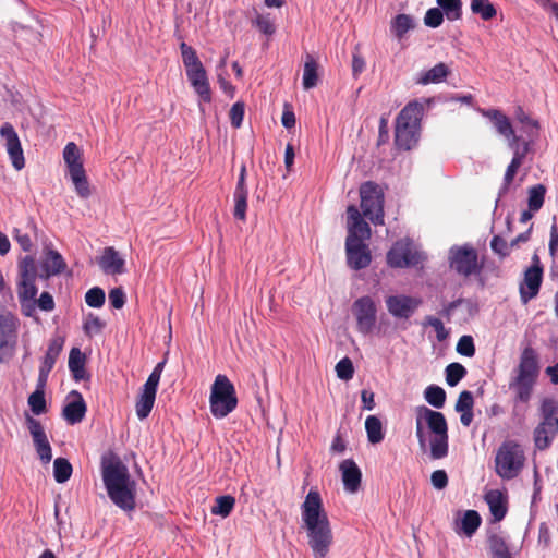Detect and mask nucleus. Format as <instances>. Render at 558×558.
Segmentation results:
<instances>
[{"instance_id":"c03bdc74","label":"nucleus","mask_w":558,"mask_h":558,"mask_svg":"<svg viewBox=\"0 0 558 558\" xmlns=\"http://www.w3.org/2000/svg\"><path fill=\"white\" fill-rule=\"evenodd\" d=\"M425 400L436 409H441L446 402V391L436 385L428 386L424 391Z\"/></svg>"},{"instance_id":"20e7f679","label":"nucleus","mask_w":558,"mask_h":558,"mask_svg":"<svg viewBox=\"0 0 558 558\" xmlns=\"http://www.w3.org/2000/svg\"><path fill=\"white\" fill-rule=\"evenodd\" d=\"M424 107L418 100L409 101L396 119L395 144L398 149L411 150L420 138Z\"/></svg>"},{"instance_id":"cd10ccee","label":"nucleus","mask_w":558,"mask_h":558,"mask_svg":"<svg viewBox=\"0 0 558 558\" xmlns=\"http://www.w3.org/2000/svg\"><path fill=\"white\" fill-rule=\"evenodd\" d=\"M514 118L523 125L524 132L527 134L529 140H521V142H530V145L539 135V123L537 120L532 119L522 108L517 106L514 109Z\"/></svg>"},{"instance_id":"c9c22d12","label":"nucleus","mask_w":558,"mask_h":558,"mask_svg":"<svg viewBox=\"0 0 558 558\" xmlns=\"http://www.w3.org/2000/svg\"><path fill=\"white\" fill-rule=\"evenodd\" d=\"M63 159L69 172L74 171V168H84L81 150L74 142H69L65 145L63 149Z\"/></svg>"},{"instance_id":"ddd939ff","label":"nucleus","mask_w":558,"mask_h":558,"mask_svg":"<svg viewBox=\"0 0 558 558\" xmlns=\"http://www.w3.org/2000/svg\"><path fill=\"white\" fill-rule=\"evenodd\" d=\"M0 136L4 141V146L12 166L16 170H22L25 166V159L21 141L13 125L9 122H4L0 128Z\"/></svg>"},{"instance_id":"2eb2a0df","label":"nucleus","mask_w":558,"mask_h":558,"mask_svg":"<svg viewBox=\"0 0 558 558\" xmlns=\"http://www.w3.org/2000/svg\"><path fill=\"white\" fill-rule=\"evenodd\" d=\"M421 304V299L404 294L390 295L386 299L387 310L396 318L408 319Z\"/></svg>"},{"instance_id":"39448f33","label":"nucleus","mask_w":558,"mask_h":558,"mask_svg":"<svg viewBox=\"0 0 558 558\" xmlns=\"http://www.w3.org/2000/svg\"><path fill=\"white\" fill-rule=\"evenodd\" d=\"M415 411L434 435L429 441L430 458L433 460L444 459L449 451L448 424L444 413L425 405L417 407Z\"/></svg>"},{"instance_id":"0e129e2a","label":"nucleus","mask_w":558,"mask_h":558,"mask_svg":"<svg viewBox=\"0 0 558 558\" xmlns=\"http://www.w3.org/2000/svg\"><path fill=\"white\" fill-rule=\"evenodd\" d=\"M109 302L113 308L120 310L125 304V293L121 287L113 288L109 292Z\"/></svg>"},{"instance_id":"e433bc0d","label":"nucleus","mask_w":558,"mask_h":558,"mask_svg":"<svg viewBox=\"0 0 558 558\" xmlns=\"http://www.w3.org/2000/svg\"><path fill=\"white\" fill-rule=\"evenodd\" d=\"M413 17L408 14L396 15L390 24V29L398 39H402L403 36L412 28H414Z\"/></svg>"},{"instance_id":"6e6552de","label":"nucleus","mask_w":558,"mask_h":558,"mask_svg":"<svg viewBox=\"0 0 558 558\" xmlns=\"http://www.w3.org/2000/svg\"><path fill=\"white\" fill-rule=\"evenodd\" d=\"M360 196L364 216L374 225H384V193L380 186L372 181L364 182Z\"/></svg>"},{"instance_id":"4c0bfd02","label":"nucleus","mask_w":558,"mask_h":558,"mask_svg":"<svg viewBox=\"0 0 558 558\" xmlns=\"http://www.w3.org/2000/svg\"><path fill=\"white\" fill-rule=\"evenodd\" d=\"M156 393L142 390L135 404L136 415L140 420L146 418L153 410Z\"/></svg>"},{"instance_id":"bf43d9fd","label":"nucleus","mask_w":558,"mask_h":558,"mask_svg":"<svg viewBox=\"0 0 558 558\" xmlns=\"http://www.w3.org/2000/svg\"><path fill=\"white\" fill-rule=\"evenodd\" d=\"M245 112V105L242 101H236L232 105L229 111L230 123L234 129H239L242 125Z\"/></svg>"},{"instance_id":"a18cd8bd","label":"nucleus","mask_w":558,"mask_h":558,"mask_svg":"<svg viewBox=\"0 0 558 558\" xmlns=\"http://www.w3.org/2000/svg\"><path fill=\"white\" fill-rule=\"evenodd\" d=\"M72 465L64 458H57L53 462V476L57 483H65L72 475Z\"/></svg>"},{"instance_id":"6ab92c4d","label":"nucleus","mask_w":558,"mask_h":558,"mask_svg":"<svg viewBox=\"0 0 558 558\" xmlns=\"http://www.w3.org/2000/svg\"><path fill=\"white\" fill-rule=\"evenodd\" d=\"M543 282V272L534 268H526L524 277L519 286L520 299L523 304H527L536 298Z\"/></svg>"},{"instance_id":"864d4df0","label":"nucleus","mask_w":558,"mask_h":558,"mask_svg":"<svg viewBox=\"0 0 558 558\" xmlns=\"http://www.w3.org/2000/svg\"><path fill=\"white\" fill-rule=\"evenodd\" d=\"M247 195L248 193H233L234 209L233 216L235 219L245 221L247 209Z\"/></svg>"},{"instance_id":"4d7b16f0","label":"nucleus","mask_w":558,"mask_h":558,"mask_svg":"<svg viewBox=\"0 0 558 558\" xmlns=\"http://www.w3.org/2000/svg\"><path fill=\"white\" fill-rule=\"evenodd\" d=\"M457 352L460 355L472 357L475 354V344L474 340L471 336L464 335L462 336L456 347Z\"/></svg>"},{"instance_id":"0eeeda50","label":"nucleus","mask_w":558,"mask_h":558,"mask_svg":"<svg viewBox=\"0 0 558 558\" xmlns=\"http://www.w3.org/2000/svg\"><path fill=\"white\" fill-rule=\"evenodd\" d=\"M524 453L514 441L504 442L495 457L496 473L505 480H512L518 476L524 465Z\"/></svg>"},{"instance_id":"8fccbe9b","label":"nucleus","mask_w":558,"mask_h":558,"mask_svg":"<svg viewBox=\"0 0 558 558\" xmlns=\"http://www.w3.org/2000/svg\"><path fill=\"white\" fill-rule=\"evenodd\" d=\"M19 271L21 279H31L36 280L39 277L37 272V266L35 264L34 257L27 255L25 256L19 265Z\"/></svg>"},{"instance_id":"9d476101","label":"nucleus","mask_w":558,"mask_h":558,"mask_svg":"<svg viewBox=\"0 0 558 558\" xmlns=\"http://www.w3.org/2000/svg\"><path fill=\"white\" fill-rule=\"evenodd\" d=\"M352 314L356 320V329L362 335L373 332L377 322V307L374 300L368 296H361L352 304Z\"/></svg>"},{"instance_id":"774afa93","label":"nucleus","mask_w":558,"mask_h":558,"mask_svg":"<svg viewBox=\"0 0 558 558\" xmlns=\"http://www.w3.org/2000/svg\"><path fill=\"white\" fill-rule=\"evenodd\" d=\"M430 481L436 489H444L448 485V475L444 470H436L432 473Z\"/></svg>"},{"instance_id":"a211bd4d","label":"nucleus","mask_w":558,"mask_h":558,"mask_svg":"<svg viewBox=\"0 0 558 558\" xmlns=\"http://www.w3.org/2000/svg\"><path fill=\"white\" fill-rule=\"evenodd\" d=\"M19 319L9 311L2 310L0 315V363L5 360L4 351L11 340L16 338Z\"/></svg>"},{"instance_id":"37998d69","label":"nucleus","mask_w":558,"mask_h":558,"mask_svg":"<svg viewBox=\"0 0 558 558\" xmlns=\"http://www.w3.org/2000/svg\"><path fill=\"white\" fill-rule=\"evenodd\" d=\"M471 10L474 14L480 15L484 21L494 19L497 11L489 0H472Z\"/></svg>"},{"instance_id":"b1692460","label":"nucleus","mask_w":558,"mask_h":558,"mask_svg":"<svg viewBox=\"0 0 558 558\" xmlns=\"http://www.w3.org/2000/svg\"><path fill=\"white\" fill-rule=\"evenodd\" d=\"M494 522L504 520L508 512V496L499 489H490L484 495Z\"/></svg>"},{"instance_id":"7c9ffc66","label":"nucleus","mask_w":558,"mask_h":558,"mask_svg":"<svg viewBox=\"0 0 558 558\" xmlns=\"http://www.w3.org/2000/svg\"><path fill=\"white\" fill-rule=\"evenodd\" d=\"M449 74V66L444 62H439L432 69L422 72L416 83L421 85L438 84L445 81Z\"/></svg>"},{"instance_id":"a19ab883","label":"nucleus","mask_w":558,"mask_h":558,"mask_svg":"<svg viewBox=\"0 0 558 558\" xmlns=\"http://www.w3.org/2000/svg\"><path fill=\"white\" fill-rule=\"evenodd\" d=\"M436 2L448 20L456 21L462 17L461 0H436Z\"/></svg>"},{"instance_id":"09e8293b","label":"nucleus","mask_w":558,"mask_h":558,"mask_svg":"<svg viewBox=\"0 0 558 558\" xmlns=\"http://www.w3.org/2000/svg\"><path fill=\"white\" fill-rule=\"evenodd\" d=\"M180 50L185 71L203 65L196 53V50L192 46H189L186 43L182 41L180 45Z\"/></svg>"},{"instance_id":"aec40b11","label":"nucleus","mask_w":558,"mask_h":558,"mask_svg":"<svg viewBox=\"0 0 558 558\" xmlns=\"http://www.w3.org/2000/svg\"><path fill=\"white\" fill-rule=\"evenodd\" d=\"M186 76L199 98L204 102H210L211 89L204 65L186 70Z\"/></svg>"},{"instance_id":"c85d7f7f","label":"nucleus","mask_w":558,"mask_h":558,"mask_svg":"<svg viewBox=\"0 0 558 558\" xmlns=\"http://www.w3.org/2000/svg\"><path fill=\"white\" fill-rule=\"evenodd\" d=\"M487 544L492 558H513L506 538L498 532H489Z\"/></svg>"},{"instance_id":"72a5a7b5","label":"nucleus","mask_w":558,"mask_h":558,"mask_svg":"<svg viewBox=\"0 0 558 558\" xmlns=\"http://www.w3.org/2000/svg\"><path fill=\"white\" fill-rule=\"evenodd\" d=\"M318 83V64L316 60L311 56L306 54L304 63L302 85L303 88L308 90L315 87Z\"/></svg>"},{"instance_id":"9b49d317","label":"nucleus","mask_w":558,"mask_h":558,"mask_svg":"<svg viewBox=\"0 0 558 558\" xmlns=\"http://www.w3.org/2000/svg\"><path fill=\"white\" fill-rule=\"evenodd\" d=\"M420 253L408 242H396L387 253V264L392 268H407L421 263Z\"/></svg>"},{"instance_id":"7ed1b4c3","label":"nucleus","mask_w":558,"mask_h":558,"mask_svg":"<svg viewBox=\"0 0 558 558\" xmlns=\"http://www.w3.org/2000/svg\"><path fill=\"white\" fill-rule=\"evenodd\" d=\"M539 375L538 355L532 347L523 349L519 365L509 381V389L514 392L513 414H518V403L527 404Z\"/></svg>"},{"instance_id":"79ce46f5","label":"nucleus","mask_w":558,"mask_h":558,"mask_svg":"<svg viewBox=\"0 0 558 558\" xmlns=\"http://www.w3.org/2000/svg\"><path fill=\"white\" fill-rule=\"evenodd\" d=\"M234 506V497L230 495L219 496L216 498L215 505L211 507V513L226 518L232 512Z\"/></svg>"},{"instance_id":"1a4fd4ad","label":"nucleus","mask_w":558,"mask_h":558,"mask_svg":"<svg viewBox=\"0 0 558 558\" xmlns=\"http://www.w3.org/2000/svg\"><path fill=\"white\" fill-rule=\"evenodd\" d=\"M450 267L459 275L470 277L482 271L476 250L471 245L452 247L450 250Z\"/></svg>"},{"instance_id":"4be33fe9","label":"nucleus","mask_w":558,"mask_h":558,"mask_svg":"<svg viewBox=\"0 0 558 558\" xmlns=\"http://www.w3.org/2000/svg\"><path fill=\"white\" fill-rule=\"evenodd\" d=\"M70 397H72L73 400L64 405L62 416L70 425H74L83 421L87 407L83 396L78 391H71Z\"/></svg>"},{"instance_id":"f3484780","label":"nucleus","mask_w":558,"mask_h":558,"mask_svg":"<svg viewBox=\"0 0 558 558\" xmlns=\"http://www.w3.org/2000/svg\"><path fill=\"white\" fill-rule=\"evenodd\" d=\"M348 236L345 241H362L371 236V228L354 205L347 208Z\"/></svg>"},{"instance_id":"5fc2aeb1","label":"nucleus","mask_w":558,"mask_h":558,"mask_svg":"<svg viewBox=\"0 0 558 558\" xmlns=\"http://www.w3.org/2000/svg\"><path fill=\"white\" fill-rule=\"evenodd\" d=\"M253 25H255L259 32L268 36L274 35L276 32V26L270 19V14L256 13V17L253 20Z\"/></svg>"},{"instance_id":"393cba45","label":"nucleus","mask_w":558,"mask_h":558,"mask_svg":"<svg viewBox=\"0 0 558 558\" xmlns=\"http://www.w3.org/2000/svg\"><path fill=\"white\" fill-rule=\"evenodd\" d=\"M510 148L513 150V157L505 172V177H504V189L505 190H507L510 186V184L513 182V179H514L519 168L522 166L525 156L530 151V142H522V144H519L518 146L510 147Z\"/></svg>"},{"instance_id":"2f4dec72","label":"nucleus","mask_w":558,"mask_h":558,"mask_svg":"<svg viewBox=\"0 0 558 558\" xmlns=\"http://www.w3.org/2000/svg\"><path fill=\"white\" fill-rule=\"evenodd\" d=\"M557 435L558 429L548 428L538 423L533 432L535 448L541 451L548 449Z\"/></svg>"},{"instance_id":"680f3d73","label":"nucleus","mask_w":558,"mask_h":558,"mask_svg":"<svg viewBox=\"0 0 558 558\" xmlns=\"http://www.w3.org/2000/svg\"><path fill=\"white\" fill-rule=\"evenodd\" d=\"M473 407L474 398L472 392L469 390L461 391L456 402L454 410L457 412H462L466 410H473Z\"/></svg>"},{"instance_id":"423d86ee","label":"nucleus","mask_w":558,"mask_h":558,"mask_svg":"<svg viewBox=\"0 0 558 558\" xmlns=\"http://www.w3.org/2000/svg\"><path fill=\"white\" fill-rule=\"evenodd\" d=\"M210 412L216 418H223L238 405L234 385L222 374L216 376L209 397Z\"/></svg>"},{"instance_id":"de8ad7c7","label":"nucleus","mask_w":558,"mask_h":558,"mask_svg":"<svg viewBox=\"0 0 558 558\" xmlns=\"http://www.w3.org/2000/svg\"><path fill=\"white\" fill-rule=\"evenodd\" d=\"M446 381L450 387L457 386L466 375V368L460 363H450L446 369Z\"/></svg>"},{"instance_id":"13d9d810","label":"nucleus","mask_w":558,"mask_h":558,"mask_svg":"<svg viewBox=\"0 0 558 558\" xmlns=\"http://www.w3.org/2000/svg\"><path fill=\"white\" fill-rule=\"evenodd\" d=\"M337 376L342 380H350L354 375L353 363L349 357H343L336 365Z\"/></svg>"},{"instance_id":"ea45409f","label":"nucleus","mask_w":558,"mask_h":558,"mask_svg":"<svg viewBox=\"0 0 558 558\" xmlns=\"http://www.w3.org/2000/svg\"><path fill=\"white\" fill-rule=\"evenodd\" d=\"M365 429L371 444H378L384 439L383 424L377 416L369 415L366 418Z\"/></svg>"},{"instance_id":"412c9836","label":"nucleus","mask_w":558,"mask_h":558,"mask_svg":"<svg viewBox=\"0 0 558 558\" xmlns=\"http://www.w3.org/2000/svg\"><path fill=\"white\" fill-rule=\"evenodd\" d=\"M98 265L107 275H121L125 272V260L112 246L104 248L102 254L98 259Z\"/></svg>"},{"instance_id":"3c124183","label":"nucleus","mask_w":558,"mask_h":558,"mask_svg":"<svg viewBox=\"0 0 558 558\" xmlns=\"http://www.w3.org/2000/svg\"><path fill=\"white\" fill-rule=\"evenodd\" d=\"M36 280L21 279L19 282L17 294L21 301L34 300L37 295Z\"/></svg>"},{"instance_id":"49530a36","label":"nucleus","mask_w":558,"mask_h":558,"mask_svg":"<svg viewBox=\"0 0 558 558\" xmlns=\"http://www.w3.org/2000/svg\"><path fill=\"white\" fill-rule=\"evenodd\" d=\"M546 187L543 184H536L529 189L527 205L531 210L538 211L545 201Z\"/></svg>"},{"instance_id":"a878e982","label":"nucleus","mask_w":558,"mask_h":558,"mask_svg":"<svg viewBox=\"0 0 558 558\" xmlns=\"http://www.w3.org/2000/svg\"><path fill=\"white\" fill-rule=\"evenodd\" d=\"M66 263L63 256L56 250H47L41 263L43 272L39 274L40 278L47 279L64 271Z\"/></svg>"},{"instance_id":"e2e57ef3","label":"nucleus","mask_w":558,"mask_h":558,"mask_svg":"<svg viewBox=\"0 0 558 558\" xmlns=\"http://www.w3.org/2000/svg\"><path fill=\"white\" fill-rule=\"evenodd\" d=\"M492 251L500 257H506L510 254L508 242L500 235H494L490 241Z\"/></svg>"},{"instance_id":"052dcab7","label":"nucleus","mask_w":558,"mask_h":558,"mask_svg":"<svg viewBox=\"0 0 558 558\" xmlns=\"http://www.w3.org/2000/svg\"><path fill=\"white\" fill-rule=\"evenodd\" d=\"M444 22V12L439 8H432L427 10L424 16V23L426 26L436 28Z\"/></svg>"},{"instance_id":"69168bd1","label":"nucleus","mask_w":558,"mask_h":558,"mask_svg":"<svg viewBox=\"0 0 558 558\" xmlns=\"http://www.w3.org/2000/svg\"><path fill=\"white\" fill-rule=\"evenodd\" d=\"M425 319L426 324L433 327L434 330L436 331V336L439 341H442L448 337V331L446 330L444 323L439 318L434 316H427Z\"/></svg>"},{"instance_id":"58836bf2","label":"nucleus","mask_w":558,"mask_h":558,"mask_svg":"<svg viewBox=\"0 0 558 558\" xmlns=\"http://www.w3.org/2000/svg\"><path fill=\"white\" fill-rule=\"evenodd\" d=\"M482 523L481 515L475 510H466L461 519V531L471 537Z\"/></svg>"},{"instance_id":"5701e85b","label":"nucleus","mask_w":558,"mask_h":558,"mask_svg":"<svg viewBox=\"0 0 558 558\" xmlns=\"http://www.w3.org/2000/svg\"><path fill=\"white\" fill-rule=\"evenodd\" d=\"M339 470L343 482V487L349 493H356L361 487L362 472L352 459L343 460Z\"/></svg>"},{"instance_id":"4468645a","label":"nucleus","mask_w":558,"mask_h":558,"mask_svg":"<svg viewBox=\"0 0 558 558\" xmlns=\"http://www.w3.org/2000/svg\"><path fill=\"white\" fill-rule=\"evenodd\" d=\"M25 421L39 459L49 463L52 459L51 446L41 423L29 414H26Z\"/></svg>"},{"instance_id":"f704fd0d","label":"nucleus","mask_w":558,"mask_h":558,"mask_svg":"<svg viewBox=\"0 0 558 558\" xmlns=\"http://www.w3.org/2000/svg\"><path fill=\"white\" fill-rule=\"evenodd\" d=\"M70 178L74 184L75 191L77 195L82 198H87L90 196V187L89 182L86 177V172L84 168H74V171L69 172Z\"/></svg>"},{"instance_id":"bb28decb","label":"nucleus","mask_w":558,"mask_h":558,"mask_svg":"<svg viewBox=\"0 0 558 558\" xmlns=\"http://www.w3.org/2000/svg\"><path fill=\"white\" fill-rule=\"evenodd\" d=\"M539 424L558 429V401L554 398H544L539 407Z\"/></svg>"},{"instance_id":"338daca9","label":"nucleus","mask_w":558,"mask_h":558,"mask_svg":"<svg viewBox=\"0 0 558 558\" xmlns=\"http://www.w3.org/2000/svg\"><path fill=\"white\" fill-rule=\"evenodd\" d=\"M104 327L105 323L98 316L93 315H90L84 324V330L87 335L98 333Z\"/></svg>"},{"instance_id":"dca6fc26","label":"nucleus","mask_w":558,"mask_h":558,"mask_svg":"<svg viewBox=\"0 0 558 558\" xmlns=\"http://www.w3.org/2000/svg\"><path fill=\"white\" fill-rule=\"evenodd\" d=\"M345 255L348 266L354 270L364 269L372 262L371 251L362 241H345Z\"/></svg>"},{"instance_id":"f03ea898","label":"nucleus","mask_w":558,"mask_h":558,"mask_svg":"<svg viewBox=\"0 0 558 558\" xmlns=\"http://www.w3.org/2000/svg\"><path fill=\"white\" fill-rule=\"evenodd\" d=\"M101 475L110 500L125 512L133 511L136 507V483L126 465L118 457L104 459Z\"/></svg>"},{"instance_id":"6e6d98bb","label":"nucleus","mask_w":558,"mask_h":558,"mask_svg":"<svg viewBox=\"0 0 558 558\" xmlns=\"http://www.w3.org/2000/svg\"><path fill=\"white\" fill-rule=\"evenodd\" d=\"M105 291L99 287L89 289L85 294V302L90 307H101L105 303Z\"/></svg>"},{"instance_id":"f8f14e48","label":"nucleus","mask_w":558,"mask_h":558,"mask_svg":"<svg viewBox=\"0 0 558 558\" xmlns=\"http://www.w3.org/2000/svg\"><path fill=\"white\" fill-rule=\"evenodd\" d=\"M481 114L490 120L497 133L508 141L509 147L522 144L521 137L514 132L510 119L499 109H481Z\"/></svg>"},{"instance_id":"c756f323","label":"nucleus","mask_w":558,"mask_h":558,"mask_svg":"<svg viewBox=\"0 0 558 558\" xmlns=\"http://www.w3.org/2000/svg\"><path fill=\"white\" fill-rule=\"evenodd\" d=\"M64 342L65 338L60 335H56L50 339L46 354L40 364L41 367L52 371L59 355L63 350Z\"/></svg>"},{"instance_id":"473e14b6","label":"nucleus","mask_w":558,"mask_h":558,"mask_svg":"<svg viewBox=\"0 0 558 558\" xmlns=\"http://www.w3.org/2000/svg\"><path fill=\"white\" fill-rule=\"evenodd\" d=\"M86 357L78 348H72L69 355V369L75 380H83L87 377L85 369Z\"/></svg>"},{"instance_id":"603ef678","label":"nucleus","mask_w":558,"mask_h":558,"mask_svg":"<svg viewBox=\"0 0 558 558\" xmlns=\"http://www.w3.org/2000/svg\"><path fill=\"white\" fill-rule=\"evenodd\" d=\"M28 405L35 415H40L47 412V404L44 391H34L28 397Z\"/></svg>"},{"instance_id":"f257e3e1","label":"nucleus","mask_w":558,"mask_h":558,"mask_svg":"<svg viewBox=\"0 0 558 558\" xmlns=\"http://www.w3.org/2000/svg\"><path fill=\"white\" fill-rule=\"evenodd\" d=\"M301 511L314 558H326L333 543V534L320 494L316 489L308 492Z\"/></svg>"}]
</instances>
